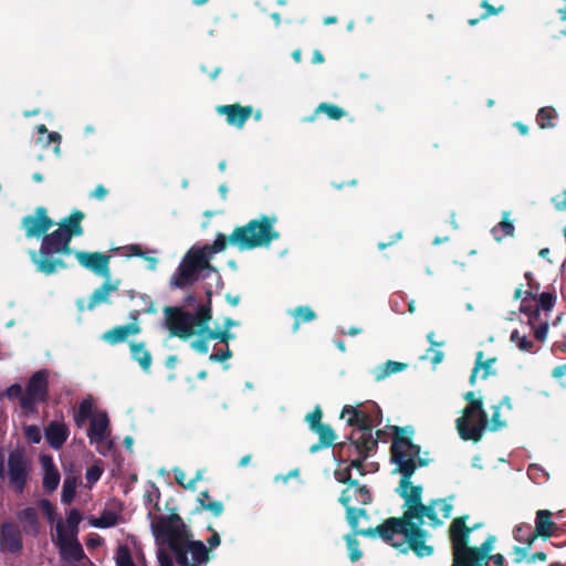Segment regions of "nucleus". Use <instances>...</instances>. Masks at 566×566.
Wrapping results in <instances>:
<instances>
[{
	"label": "nucleus",
	"instance_id": "nucleus-6",
	"mask_svg": "<svg viewBox=\"0 0 566 566\" xmlns=\"http://www.w3.org/2000/svg\"><path fill=\"white\" fill-rule=\"evenodd\" d=\"M207 302L198 305L195 313L185 311L179 306H166L164 308L165 325L170 333V336L179 337L180 339H188L197 332H205L207 324L212 318L211 306V290H207Z\"/></svg>",
	"mask_w": 566,
	"mask_h": 566
},
{
	"label": "nucleus",
	"instance_id": "nucleus-54",
	"mask_svg": "<svg viewBox=\"0 0 566 566\" xmlns=\"http://www.w3.org/2000/svg\"><path fill=\"white\" fill-rule=\"evenodd\" d=\"M493 413L490 420L489 430L490 431H497L506 426V422L501 420L500 418V406H493Z\"/></svg>",
	"mask_w": 566,
	"mask_h": 566
},
{
	"label": "nucleus",
	"instance_id": "nucleus-46",
	"mask_svg": "<svg viewBox=\"0 0 566 566\" xmlns=\"http://www.w3.org/2000/svg\"><path fill=\"white\" fill-rule=\"evenodd\" d=\"M538 311H551L556 302V296L553 293L549 292H543L539 294V296H536V301H534Z\"/></svg>",
	"mask_w": 566,
	"mask_h": 566
},
{
	"label": "nucleus",
	"instance_id": "nucleus-19",
	"mask_svg": "<svg viewBox=\"0 0 566 566\" xmlns=\"http://www.w3.org/2000/svg\"><path fill=\"white\" fill-rule=\"evenodd\" d=\"M373 494L367 485L358 482L357 486L347 485L338 497V502L347 509L348 506H367L373 503Z\"/></svg>",
	"mask_w": 566,
	"mask_h": 566
},
{
	"label": "nucleus",
	"instance_id": "nucleus-21",
	"mask_svg": "<svg viewBox=\"0 0 566 566\" xmlns=\"http://www.w3.org/2000/svg\"><path fill=\"white\" fill-rule=\"evenodd\" d=\"M552 516L553 513L548 510H538L536 512L535 528L530 537V542H535L538 537L547 539L555 534L557 525L552 520Z\"/></svg>",
	"mask_w": 566,
	"mask_h": 566
},
{
	"label": "nucleus",
	"instance_id": "nucleus-11",
	"mask_svg": "<svg viewBox=\"0 0 566 566\" xmlns=\"http://www.w3.org/2000/svg\"><path fill=\"white\" fill-rule=\"evenodd\" d=\"M30 473V461L23 450L14 449L8 457L9 483L17 493H22L25 489Z\"/></svg>",
	"mask_w": 566,
	"mask_h": 566
},
{
	"label": "nucleus",
	"instance_id": "nucleus-1",
	"mask_svg": "<svg viewBox=\"0 0 566 566\" xmlns=\"http://www.w3.org/2000/svg\"><path fill=\"white\" fill-rule=\"evenodd\" d=\"M440 500H431L428 504L421 503L412 511H403L401 516L388 517L379 524L376 533L380 534L387 539H396L392 547L400 553H408L412 551L417 557H427L433 554V546L426 544L429 532L422 528L424 523L423 518L430 521L433 527L442 525V521L438 517L436 507L439 505Z\"/></svg>",
	"mask_w": 566,
	"mask_h": 566
},
{
	"label": "nucleus",
	"instance_id": "nucleus-60",
	"mask_svg": "<svg viewBox=\"0 0 566 566\" xmlns=\"http://www.w3.org/2000/svg\"><path fill=\"white\" fill-rule=\"evenodd\" d=\"M480 7L483 8L485 11L480 15V19H488L491 15L497 14L501 12L504 7L500 6L499 8H495L494 6L490 4L488 0H482L480 3Z\"/></svg>",
	"mask_w": 566,
	"mask_h": 566
},
{
	"label": "nucleus",
	"instance_id": "nucleus-18",
	"mask_svg": "<svg viewBox=\"0 0 566 566\" xmlns=\"http://www.w3.org/2000/svg\"><path fill=\"white\" fill-rule=\"evenodd\" d=\"M23 548L21 530L13 523L3 522L0 524V552L19 554Z\"/></svg>",
	"mask_w": 566,
	"mask_h": 566
},
{
	"label": "nucleus",
	"instance_id": "nucleus-28",
	"mask_svg": "<svg viewBox=\"0 0 566 566\" xmlns=\"http://www.w3.org/2000/svg\"><path fill=\"white\" fill-rule=\"evenodd\" d=\"M129 347L132 358L139 364L143 370L148 371L151 366V355L150 352L146 348V344L144 342H130Z\"/></svg>",
	"mask_w": 566,
	"mask_h": 566
},
{
	"label": "nucleus",
	"instance_id": "nucleus-37",
	"mask_svg": "<svg viewBox=\"0 0 566 566\" xmlns=\"http://www.w3.org/2000/svg\"><path fill=\"white\" fill-rule=\"evenodd\" d=\"M77 480L75 476H66L63 481L61 501L64 504H70L76 494Z\"/></svg>",
	"mask_w": 566,
	"mask_h": 566
},
{
	"label": "nucleus",
	"instance_id": "nucleus-42",
	"mask_svg": "<svg viewBox=\"0 0 566 566\" xmlns=\"http://www.w3.org/2000/svg\"><path fill=\"white\" fill-rule=\"evenodd\" d=\"M532 526L530 524L523 523L517 525L513 530L514 539L521 543H525L527 547H531L534 542H530V537L532 535Z\"/></svg>",
	"mask_w": 566,
	"mask_h": 566
},
{
	"label": "nucleus",
	"instance_id": "nucleus-63",
	"mask_svg": "<svg viewBox=\"0 0 566 566\" xmlns=\"http://www.w3.org/2000/svg\"><path fill=\"white\" fill-rule=\"evenodd\" d=\"M232 357V352L229 347H227L224 350H218L217 353H212L209 356V360L211 361H218L223 363Z\"/></svg>",
	"mask_w": 566,
	"mask_h": 566
},
{
	"label": "nucleus",
	"instance_id": "nucleus-24",
	"mask_svg": "<svg viewBox=\"0 0 566 566\" xmlns=\"http://www.w3.org/2000/svg\"><path fill=\"white\" fill-rule=\"evenodd\" d=\"M140 326L137 322H132L125 325H118L113 327L112 329L106 331L102 339L109 345H116L125 342L128 336L137 335L140 333Z\"/></svg>",
	"mask_w": 566,
	"mask_h": 566
},
{
	"label": "nucleus",
	"instance_id": "nucleus-14",
	"mask_svg": "<svg viewBox=\"0 0 566 566\" xmlns=\"http://www.w3.org/2000/svg\"><path fill=\"white\" fill-rule=\"evenodd\" d=\"M55 224V222L48 216L45 207H38L34 213L24 216L21 220V227L28 239L43 238L44 234Z\"/></svg>",
	"mask_w": 566,
	"mask_h": 566
},
{
	"label": "nucleus",
	"instance_id": "nucleus-31",
	"mask_svg": "<svg viewBox=\"0 0 566 566\" xmlns=\"http://www.w3.org/2000/svg\"><path fill=\"white\" fill-rule=\"evenodd\" d=\"M319 113H324L326 114L331 119H335V120H338L340 119L344 115H345V111L335 105V104H329V103H321L314 114H312L311 116L304 118V120L306 122H313L315 120L316 118V115L319 114Z\"/></svg>",
	"mask_w": 566,
	"mask_h": 566
},
{
	"label": "nucleus",
	"instance_id": "nucleus-9",
	"mask_svg": "<svg viewBox=\"0 0 566 566\" xmlns=\"http://www.w3.org/2000/svg\"><path fill=\"white\" fill-rule=\"evenodd\" d=\"M49 376L48 369H40L29 378L24 396L21 397V408L25 413L36 412L38 405L49 400Z\"/></svg>",
	"mask_w": 566,
	"mask_h": 566
},
{
	"label": "nucleus",
	"instance_id": "nucleus-35",
	"mask_svg": "<svg viewBox=\"0 0 566 566\" xmlns=\"http://www.w3.org/2000/svg\"><path fill=\"white\" fill-rule=\"evenodd\" d=\"M93 417V403L90 399H83L77 410L74 412V422L77 428H82L85 422Z\"/></svg>",
	"mask_w": 566,
	"mask_h": 566
},
{
	"label": "nucleus",
	"instance_id": "nucleus-15",
	"mask_svg": "<svg viewBox=\"0 0 566 566\" xmlns=\"http://www.w3.org/2000/svg\"><path fill=\"white\" fill-rule=\"evenodd\" d=\"M358 433L359 432H350V434L347 437V441L335 444L339 448V460L337 461L338 464L348 463L352 458L358 457L365 452L364 447L361 446L363 442L368 448L369 446L371 447V443L373 447L377 444V438H374V436L367 434V438H364Z\"/></svg>",
	"mask_w": 566,
	"mask_h": 566
},
{
	"label": "nucleus",
	"instance_id": "nucleus-16",
	"mask_svg": "<svg viewBox=\"0 0 566 566\" xmlns=\"http://www.w3.org/2000/svg\"><path fill=\"white\" fill-rule=\"evenodd\" d=\"M346 511V521L348 525L350 526L354 535H360L368 538H380L384 543L390 545L392 547V544H396V538L394 539H387L380 534L376 533V530L379 527V524L376 527H368V528H358L359 518H369V514L365 506L358 505V506H348L345 509Z\"/></svg>",
	"mask_w": 566,
	"mask_h": 566
},
{
	"label": "nucleus",
	"instance_id": "nucleus-59",
	"mask_svg": "<svg viewBox=\"0 0 566 566\" xmlns=\"http://www.w3.org/2000/svg\"><path fill=\"white\" fill-rule=\"evenodd\" d=\"M470 409H474L478 411V418L483 419V423L488 427L489 419L486 411L483 408V400L482 398H478L475 401H471L469 403Z\"/></svg>",
	"mask_w": 566,
	"mask_h": 566
},
{
	"label": "nucleus",
	"instance_id": "nucleus-26",
	"mask_svg": "<svg viewBox=\"0 0 566 566\" xmlns=\"http://www.w3.org/2000/svg\"><path fill=\"white\" fill-rule=\"evenodd\" d=\"M119 284H120L119 280H115L112 282V281H109V279H106L105 282L99 287H97L93 292V294L90 296V300L86 305V310L92 311L99 304L111 303L109 295L112 292L118 291Z\"/></svg>",
	"mask_w": 566,
	"mask_h": 566
},
{
	"label": "nucleus",
	"instance_id": "nucleus-22",
	"mask_svg": "<svg viewBox=\"0 0 566 566\" xmlns=\"http://www.w3.org/2000/svg\"><path fill=\"white\" fill-rule=\"evenodd\" d=\"M69 434L70 430L63 421L53 420L44 429L45 440L54 450H60L63 447Z\"/></svg>",
	"mask_w": 566,
	"mask_h": 566
},
{
	"label": "nucleus",
	"instance_id": "nucleus-41",
	"mask_svg": "<svg viewBox=\"0 0 566 566\" xmlns=\"http://www.w3.org/2000/svg\"><path fill=\"white\" fill-rule=\"evenodd\" d=\"M205 332H197L195 329V334L199 335V338L191 342L190 346L192 349L197 350L200 354H207L209 350L208 340L211 339L210 337H207L208 332H210L209 324H207V327L205 328Z\"/></svg>",
	"mask_w": 566,
	"mask_h": 566
},
{
	"label": "nucleus",
	"instance_id": "nucleus-61",
	"mask_svg": "<svg viewBox=\"0 0 566 566\" xmlns=\"http://www.w3.org/2000/svg\"><path fill=\"white\" fill-rule=\"evenodd\" d=\"M174 474L178 485L187 490H193V481H186V473L181 469H175Z\"/></svg>",
	"mask_w": 566,
	"mask_h": 566
},
{
	"label": "nucleus",
	"instance_id": "nucleus-53",
	"mask_svg": "<svg viewBox=\"0 0 566 566\" xmlns=\"http://www.w3.org/2000/svg\"><path fill=\"white\" fill-rule=\"evenodd\" d=\"M24 437L30 443H40L42 434L40 428L35 424H29L24 427Z\"/></svg>",
	"mask_w": 566,
	"mask_h": 566
},
{
	"label": "nucleus",
	"instance_id": "nucleus-44",
	"mask_svg": "<svg viewBox=\"0 0 566 566\" xmlns=\"http://www.w3.org/2000/svg\"><path fill=\"white\" fill-rule=\"evenodd\" d=\"M82 521V515L76 509H72L66 516V527L65 531L67 534H74L77 537L78 534V524Z\"/></svg>",
	"mask_w": 566,
	"mask_h": 566
},
{
	"label": "nucleus",
	"instance_id": "nucleus-50",
	"mask_svg": "<svg viewBox=\"0 0 566 566\" xmlns=\"http://www.w3.org/2000/svg\"><path fill=\"white\" fill-rule=\"evenodd\" d=\"M116 566H136L130 551L126 546H119L116 554Z\"/></svg>",
	"mask_w": 566,
	"mask_h": 566
},
{
	"label": "nucleus",
	"instance_id": "nucleus-45",
	"mask_svg": "<svg viewBox=\"0 0 566 566\" xmlns=\"http://www.w3.org/2000/svg\"><path fill=\"white\" fill-rule=\"evenodd\" d=\"M356 536L357 535H354V533L345 536L347 548L349 551V559L353 563L359 560L363 556V553L359 549V542Z\"/></svg>",
	"mask_w": 566,
	"mask_h": 566
},
{
	"label": "nucleus",
	"instance_id": "nucleus-52",
	"mask_svg": "<svg viewBox=\"0 0 566 566\" xmlns=\"http://www.w3.org/2000/svg\"><path fill=\"white\" fill-rule=\"evenodd\" d=\"M356 411H358V406L345 405L340 412L342 419H344L348 415V418L346 419V423L349 427H353L354 429H355V426L357 424Z\"/></svg>",
	"mask_w": 566,
	"mask_h": 566
},
{
	"label": "nucleus",
	"instance_id": "nucleus-39",
	"mask_svg": "<svg viewBox=\"0 0 566 566\" xmlns=\"http://www.w3.org/2000/svg\"><path fill=\"white\" fill-rule=\"evenodd\" d=\"M118 522V515L109 510H105L101 515L92 520V525L98 528H107L115 526Z\"/></svg>",
	"mask_w": 566,
	"mask_h": 566
},
{
	"label": "nucleus",
	"instance_id": "nucleus-12",
	"mask_svg": "<svg viewBox=\"0 0 566 566\" xmlns=\"http://www.w3.org/2000/svg\"><path fill=\"white\" fill-rule=\"evenodd\" d=\"M457 430L461 439L473 442L481 441L486 426L483 423V419L478 418V411L470 409L467 406L462 416L455 420Z\"/></svg>",
	"mask_w": 566,
	"mask_h": 566
},
{
	"label": "nucleus",
	"instance_id": "nucleus-5",
	"mask_svg": "<svg viewBox=\"0 0 566 566\" xmlns=\"http://www.w3.org/2000/svg\"><path fill=\"white\" fill-rule=\"evenodd\" d=\"M468 518L469 515L458 516L453 518L449 526L453 557L451 566H484L489 562L490 553L493 549L496 539L494 535H489L479 547L469 546Z\"/></svg>",
	"mask_w": 566,
	"mask_h": 566
},
{
	"label": "nucleus",
	"instance_id": "nucleus-36",
	"mask_svg": "<svg viewBox=\"0 0 566 566\" xmlns=\"http://www.w3.org/2000/svg\"><path fill=\"white\" fill-rule=\"evenodd\" d=\"M557 118V112L553 106H545L538 109L536 122L542 129L553 128V119Z\"/></svg>",
	"mask_w": 566,
	"mask_h": 566
},
{
	"label": "nucleus",
	"instance_id": "nucleus-29",
	"mask_svg": "<svg viewBox=\"0 0 566 566\" xmlns=\"http://www.w3.org/2000/svg\"><path fill=\"white\" fill-rule=\"evenodd\" d=\"M289 313L294 317V323L292 325L293 333H296L300 329L302 323L312 322L317 316L314 310L307 305L297 306L290 310Z\"/></svg>",
	"mask_w": 566,
	"mask_h": 566
},
{
	"label": "nucleus",
	"instance_id": "nucleus-51",
	"mask_svg": "<svg viewBox=\"0 0 566 566\" xmlns=\"http://www.w3.org/2000/svg\"><path fill=\"white\" fill-rule=\"evenodd\" d=\"M207 337H210L211 339H217L226 344V346L228 347L229 342L231 339H234L235 335L233 333H230V331H217L210 328V332H208Z\"/></svg>",
	"mask_w": 566,
	"mask_h": 566
},
{
	"label": "nucleus",
	"instance_id": "nucleus-2",
	"mask_svg": "<svg viewBox=\"0 0 566 566\" xmlns=\"http://www.w3.org/2000/svg\"><path fill=\"white\" fill-rule=\"evenodd\" d=\"M207 547L202 541L192 539V534L177 513L159 516L153 522L156 541L167 545L178 566H201L210 560V551L220 545V535L211 526Z\"/></svg>",
	"mask_w": 566,
	"mask_h": 566
},
{
	"label": "nucleus",
	"instance_id": "nucleus-64",
	"mask_svg": "<svg viewBox=\"0 0 566 566\" xmlns=\"http://www.w3.org/2000/svg\"><path fill=\"white\" fill-rule=\"evenodd\" d=\"M552 203L557 211H565L566 210V190L564 191L563 197L562 196L553 197Z\"/></svg>",
	"mask_w": 566,
	"mask_h": 566
},
{
	"label": "nucleus",
	"instance_id": "nucleus-48",
	"mask_svg": "<svg viewBox=\"0 0 566 566\" xmlns=\"http://www.w3.org/2000/svg\"><path fill=\"white\" fill-rule=\"evenodd\" d=\"M495 360H496L495 357L488 358V359L483 360V352L480 350V352L476 353V359H475L474 367L476 369H479V370L481 368L484 370V373L482 375V378H486L490 374H495V371H491V367H492V365L494 364Z\"/></svg>",
	"mask_w": 566,
	"mask_h": 566
},
{
	"label": "nucleus",
	"instance_id": "nucleus-32",
	"mask_svg": "<svg viewBox=\"0 0 566 566\" xmlns=\"http://www.w3.org/2000/svg\"><path fill=\"white\" fill-rule=\"evenodd\" d=\"M361 446L364 447V450L365 452H363L358 457H355L353 458L348 463H349V468L355 469L358 474L360 476H365L367 474V470H366V465H365V461L374 455L377 451V444H375V447H366V444H364V442L361 443Z\"/></svg>",
	"mask_w": 566,
	"mask_h": 566
},
{
	"label": "nucleus",
	"instance_id": "nucleus-47",
	"mask_svg": "<svg viewBox=\"0 0 566 566\" xmlns=\"http://www.w3.org/2000/svg\"><path fill=\"white\" fill-rule=\"evenodd\" d=\"M367 408V415L370 419V429L371 432H374V428L378 427L382 422V412L379 406L375 402H371L370 405L366 406Z\"/></svg>",
	"mask_w": 566,
	"mask_h": 566
},
{
	"label": "nucleus",
	"instance_id": "nucleus-38",
	"mask_svg": "<svg viewBox=\"0 0 566 566\" xmlns=\"http://www.w3.org/2000/svg\"><path fill=\"white\" fill-rule=\"evenodd\" d=\"M59 483H60V472L57 471V469L56 468H48L44 471V475H43V481H42L43 489L48 493H52L53 491H55L57 489Z\"/></svg>",
	"mask_w": 566,
	"mask_h": 566
},
{
	"label": "nucleus",
	"instance_id": "nucleus-55",
	"mask_svg": "<svg viewBox=\"0 0 566 566\" xmlns=\"http://www.w3.org/2000/svg\"><path fill=\"white\" fill-rule=\"evenodd\" d=\"M323 411L319 406H316L312 412L305 417V421L308 423L310 429L317 427L322 422Z\"/></svg>",
	"mask_w": 566,
	"mask_h": 566
},
{
	"label": "nucleus",
	"instance_id": "nucleus-27",
	"mask_svg": "<svg viewBox=\"0 0 566 566\" xmlns=\"http://www.w3.org/2000/svg\"><path fill=\"white\" fill-rule=\"evenodd\" d=\"M17 518L22 524L25 534L36 536L40 532L39 514L34 507H25L18 512Z\"/></svg>",
	"mask_w": 566,
	"mask_h": 566
},
{
	"label": "nucleus",
	"instance_id": "nucleus-62",
	"mask_svg": "<svg viewBox=\"0 0 566 566\" xmlns=\"http://www.w3.org/2000/svg\"><path fill=\"white\" fill-rule=\"evenodd\" d=\"M103 474L102 468L98 465H91L85 473V478L88 483L94 484L96 483Z\"/></svg>",
	"mask_w": 566,
	"mask_h": 566
},
{
	"label": "nucleus",
	"instance_id": "nucleus-57",
	"mask_svg": "<svg viewBox=\"0 0 566 566\" xmlns=\"http://www.w3.org/2000/svg\"><path fill=\"white\" fill-rule=\"evenodd\" d=\"M201 510L209 511L213 516H220L224 511V505L221 501H209L203 504Z\"/></svg>",
	"mask_w": 566,
	"mask_h": 566
},
{
	"label": "nucleus",
	"instance_id": "nucleus-49",
	"mask_svg": "<svg viewBox=\"0 0 566 566\" xmlns=\"http://www.w3.org/2000/svg\"><path fill=\"white\" fill-rule=\"evenodd\" d=\"M511 340L513 343H516L517 347L524 352H531L534 347L533 342L528 339L526 336L521 335L517 329H514L511 333Z\"/></svg>",
	"mask_w": 566,
	"mask_h": 566
},
{
	"label": "nucleus",
	"instance_id": "nucleus-3",
	"mask_svg": "<svg viewBox=\"0 0 566 566\" xmlns=\"http://www.w3.org/2000/svg\"><path fill=\"white\" fill-rule=\"evenodd\" d=\"M390 429L394 433L390 458L396 464L395 472L401 474L397 492L405 500L403 511H412L422 503L423 489L421 485H413L411 478L418 468L428 465L429 461L420 457V446L412 442V426H391Z\"/></svg>",
	"mask_w": 566,
	"mask_h": 566
},
{
	"label": "nucleus",
	"instance_id": "nucleus-23",
	"mask_svg": "<svg viewBox=\"0 0 566 566\" xmlns=\"http://www.w3.org/2000/svg\"><path fill=\"white\" fill-rule=\"evenodd\" d=\"M109 427V419L106 412L99 411L94 415L91 419L90 428L87 430V437L90 442L101 443L107 438V431Z\"/></svg>",
	"mask_w": 566,
	"mask_h": 566
},
{
	"label": "nucleus",
	"instance_id": "nucleus-43",
	"mask_svg": "<svg viewBox=\"0 0 566 566\" xmlns=\"http://www.w3.org/2000/svg\"><path fill=\"white\" fill-rule=\"evenodd\" d=\"M334 478L338 483L346 485H358V480L352 478V468H349V463L345 468H339L334 471Z\"/></svg>",
	"mask_w": 566,
	"mask_h": 566
},
{
	"label": "nucleus",
	"instance_id": "nucleus-20",
	"mask_svg": "<svg viewBox=\"0 0 566 566\" xmlns=\"http://www.w3.org/2000/svg\"><path fill=\"white\" fill-rule=\"evenodd\" d=\"M219 115H224L227 123L237 128H242L253 113L250 105L242 106L239 103L229 105H219L216 107Z\"/></svg>",
	"mask_w": 566,
	"mask_h": 566
},
{
	"label": "nucleus",
	"instance_id": "nucleus-58",
	"mask_svg": "<svg viewBox=\"0 0 566 566\" xmlns=\"http://www.w3.org/2000/svg\"><path fill=\"white\" fill-rule=\"evenodd\" d=\"M39 506L42 510L43 514L46 516L49 522L54 521L55 507L49 500H46V499L40 500Z\"/></svg>",
	"mask_w": 566,
	"mask_h": 566
},
{
	"label": "nucleus",
	"instance_id": "nucleus-25",
	"mask_svg": "<svg viewBox=\"0 0 566 566\" xmlns=\"http://www.w3.org/2000/svg\"><path fill=\"white\" fill-rule=\"evenodd\" d=\"M85 218V213L78 209H74L70 216L63 218L59 222V230L67 235L71 240L74 237H81L84 233L82 221Z\"/></svg>",
	"mask_w": 566,
	"mask_h": 566
},
{
	"label": "nucleus",
	"instance_id": "nucleus-7",
	"mask_svg": "<svg viewBox=\"0 0 566 566\" xmlns=\"http://www.w3.org/2000/svg\"><path fill=\"white\" fill-rule=\"evenodd\" d=\"M72 240L59 229L51 233H45L42 238L39 252L31 251L30 256L36 266V271L51 275L60 270L67 268V264L61 258H54L55 254L70 255Z\"/></svg>",
	"mask_w": 566,
	"mask_h": 566
},
{
	"label": "nucleus",
	"instance_id": "nucleus-17",
	"mask_svg": "<svg viewBox=\"0 0 566 566\" xmlns=\"http://www.w3.org/2000/svg\"><path fill=\"white\" fill-rule=\"evenodd\" d=\"M75 258L83 268L91 270L104 279H109V255L102 252L77 251L75 252Z\"/></svg>",
	"mask_w": 566,
	"mask_h": 566
},
{
	"label": "nucleus",
	"instance_id": "nucleus-40",
	"mask_svg": "<svg viewBox=\"0 0 566 566\" xmlns=\"http://www.w3.org/2000/svg\"><path fill=\"white\" fill-rule=\"evenodd\" d=\"M311 430L313 432H315L316 434H318V440L323 441L324 443H327L329 446L336 444L335 441H336L337 436H336L334 429L329 424L321 423Z\"/></svg>",
	"mask_w": 566,
	"mask_h": 566
},
{
	"label": "nucleus",
	"instance_id": "nucleus-33",
	"mask_svg": "<svg viewBox=\"0 0 566 566\" xmlns=\"http://www.w3.org/2000/svg\"><path fill=\"white\" fill-rule=\"evenodd\" d=\"M357 417V424L355 426V429H353L352 432H359L358 434H361L364 438H367V434L374 436V432H371L370 429V419L367 415V408L364 407L361 403L358 405V411H356Z\"/></svg>",
	"mask_w": 566,
	"mask_h": 566
},
{
	"label": "nucleus",
	"instance_id": "nucleus-56",
	"mask_svg": "<svg viewBox=\"0 0 566 566\" xmlns=\"http://www.w3.org/2000/svg\"><path fill=\"white\" fill-rule=\"evenodd\" d=\"M532 326L534 327V337L539 342H544L548 333V319H539L537 326L535 324Z\"/></svg>",
	"mask_w": 566,
	"mask_h": 566
},
{
	"label": "nucleus",
	"instance_id": "nucleus-30",
	"mask_svg": "<svg viewBox=\"0 0 566 566\" xmlns=\"http://www.w3.org/2000/svg\"><path fill=\"white\" fill-rule=\"evenodd\" d=\"M536 301V295L532 291H525V296L522 300L521 312L526 314L531 325L536 324L541 318V313L536 304L532 305L531 302Z\"/></svg>",
	"mask_w": 566,
	"mask_h": 566
},
{
	"label": "nucleus",
	"instance_id": "nucleus-10",
	"mask_svg": "<svg viewBox=\"0 0 566 566\" xmlns=\"http://www.w3.org/2000/svg\"><path fill=\"white\" fill-rule=\"evenodd\" d=\"M55 545L64 566H75L86 557L78 538L74 534H67L61 521L56 524Z\"/></svg>",
	"mask_w": 566,
	"mask_h": 566
},
{
	"label": "nucleus",
	"instance_id": "nucleus-4",
	"mask_svg": "<svg viewBox=\"0 0 566 566\" xmlns=\"http://www.w3.org/2000/svg\"><path fill=\"white\" fill-rule=\"evenodd\" d=\"M276 220V217L263 214L259 219L250 220L242 227H237L229 237L218 233L212 244H206L198 250H203L210 262V258L216 253L224 251L229 243L237 247L240 251L268 247L272 241L280 238V233L274 229Z\"/></svg>",
	"mask_w": 566,
	"mask_h": 566
},
{
	"label": "nucleus",
	"instance_id": "nucleus-13",
	"mask_svg": "<svg viewBox=\"0 0 566 566\" xmlns=\"http://www.w3.org/2000/svg\"><path fill=\"white\" fill-rule=\"evenodd\" d=\"M457 430L461 439L473 442L481 441L486 426L483 423V419L478 418V411L470 409L467 406L462 416L455 420Z\"/></svg>",
	"mask_w": 566,
	"mask_h": 566
},
{
	"label": "nucleus",
	"instance_id": "nucleus-34",
	"mask_svg": "<svg viewBox=\"0 0 566 566\" xmlns=\"http://www.w3.org/2000/svg\"><path fill=\"white\" fill-rule=\"evenodd\" d=\"M407 367V364L387 360L384 365L379 366L375 371V379L377 381L385 379L386 377L402 371Z\"/></svg>",
	"mask_w": 566,
	"mask_h": 566
},
{
	"label": "nucleus",
	"instance_id": "nucleus-8",
	"mask_svg": "<svg viewBox=\"0 0 566 566\" xmlns=\"http://www.w3.org/2000/svg\"><path fill=\"white\" fill-rule=\"evenodd\" d=\"M205 270L214 271V268L208 261L203 250L190 249L171 275L169 284L174 289L190 286L198 281L199 273Z\"/></svg>",
	"mask_w": 566,
	"mask_h": 566
}]
</instances>
